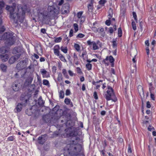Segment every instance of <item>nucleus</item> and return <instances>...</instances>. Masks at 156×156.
<instances>
[{
	"mask_svg": "<svg viewBox=\"0 0 156 156\" xmlns=\"http://www.w3.org/2000/svg\"><path fill=\"white\" fill-rule=\"evenodd\" d=\"M16 4L13 3L11 6L7 5L6 9L9 12V17L14 23H16L18 22L22 23L24 18L25 10L23 9V8L20 5H18L17 10L16 9Z\"/></svg>",
	"mask_w": 156,
	"mask_h": 156,
	"instance_id": "1",
	"label": "nucleus"
},
{
	"mask_svg": "<svg viewBox=\"0 0 156 156\" xmlns=\"http://www.w3.org/2000/svg\"><path fill=\"white\" fill-rule=\"evenodd\" d=\"M59 12V10L53 6H48L47 9L42 8L37 11L36 17L42 21L54 18Z\"/></svg>",
	"mask_w": 156,
	"mask_h": 156,
	"instance_id": "2",
	"label": "nucleus"
},
{
	"mask_svg": "<svg viewBox=\"0 0 156 156\" xmlns=\"http://www.w3.org/2000/svg\"><path fill=\"white\" fill-rule=\"evenodd\" d=\"M74 141H73V143L68 144L66 146V149L68 151L70 154L74 155H78L81 151V146L78 144H74Z\"/></svg>",
	"mask_w": 156,
	"mask_h": 156,
	"instance_id": "3",
	"label": "nucleus"
},
{
	"mask_svg": "<svg viewBox=\"0 0 156 156\" xmlns=\"http://www.w3.org/2000/svg\"><path fill=\"white\" fill-rule=\"evenodd\" d=\"M13 34L12 31L5 32L1 37H0V40H5V43L6 45H12L15 42V37L13 36Z\"/></svg>",
	"mask_w": 156,
	"mask_h": 156,
	"instance_id": "4",
	"label": "nucleus"
},
{
	"mask_svg": "<svg viewBox=\"0 0 156 156\" xmlns=\"http://www.w3.org/2000/svg\"><path fill=\"white\" fill-rule=\"evenodd\" d=\"M108 90L105 94L106 99L107 101L112 100L114 102H116L117 99L113 92V90L109 85L107 86Z\"/></svg>",
	"mask_w": 156,
	"mask_h": 156,
	"instance_id": "5",
	"label": "nucleus"
},
{
	"mask_svg": "<svg viewBox=\"0 0 156 156\" xmlns=\"http://www.w3.org/2000/svg\"><path fill=\"white\" fill-rule=\"evenodd\" d=\"M27 64V63L25 60L21 61L17 64L16 69L19 71L23 70V71L24 73L21 75V76H23L26 73Z\"/></svg>",
	"mask_w": 156,
	"mask_h": 156,
	"instance_id": "6",
	"label": "nucleus"
},
{
	"mask_svg": "<svg viewBox=\"0 0 156 156\" xmlns=\"http://www.w3.org/2000/svg\"><path fill=\"white\" fill-rule=\"evenodd\" d=\"M87 43L90 47H92L93 50H95L99 49L98 45L100 44V42L99 41H97V42L91 41L90 40H89L87 41Z\"/></svg>",
	"mask_w": 156,
	"mask_h": 156,
	"instance_id": "7",
	"label": "nucleus"
},
{
	"mask_svg": "<svg viewBox=\"0 0 156 156\" xmlns=\"http://www.w3.org/2000/svg\"><path fill=\"white\" fill-rule=\"evenodd\" d=\"M69 5L68 3H65L62 6L61 12L62 14H65L68 13L69 12Z\"/></svg>",
	"mask_w": 156,
	"mask_h": 156,
	"instance_id": "8",
	"label": "nucleus"
},
{
	"mask_svg": "<svg viewBox=\"0 0 156 156\" xmlns=\"http://www.w3.org/2000/svg\"><path fill=\"white\" fill-rule=\"evenodd\" d=\"M21 54H17L16 55L12 56L9 59V62L10 64L14 63L20 56Z\"/></svg>",
	"mask_w": 156,
	"mask_h": 156,
	"instance_id": "9",
	"label": "nucleus"
},
{
	"mask_svg": "<svg viewBox=\"0 0 156 156\" xmlns=\"http://www.w3.org/2000/svg\"><path fill=\"white\" fill-rule=\"evenodd\" d=\"M108 60H109V62L111 63V66L112 67H114L115 59L113 57L112 55L110 56H107L106 58L104 60L103 62L105 63L106 64V62Z\"/></svg>",
	"mask_w": 156,
	"mask_h": 156,
	"instance_id": "10",
	"label": "nucleus"
},
{
	"mask_svg": "<svg viewBox=\"0 0 156 156\" xmlns=\"http://www.w3.org/2000/svg\"><path fill=\"white\" fill-rule=\"evenodd\" d=\"M24 52V51L22 48L20 47H16L14 48L12 50V53L14 54H17V53L21 54L23 53Z\"/></svg>",
	"mask_w": 156,
	"mask_h": 156,
	"instance_id": "11",
	"label": "nucleus"
},
{
	"mask_svg": "<svg viewBox=\"0 0 156 156\" xmlns=\"http://www.w3.org/2000/svg\"><path fill=\"white\" fill-rule=\"evenodd\" d=\"M40 72L42 75L43 78H48L50 77L49 72H47L44 69H40Z\"/></svg>",
	"mask_w": 156,
	"mask_h": 156,
	"instance_id": "12",
	"label": "nucleus"
},
{
	"mask_svg": "<svg viewBox=\"0 0 156 156\" xmlns=\"http://www.w3.org/2000/svg\"><path fill=\"white\" fill-rule=\"evenodd\" d=\"M60 47L58 45H55L54 48V53L55 55L58 56L61 54L59 51Z\"/></svg>",
	"mask_w": 156,
	"mask_h": 156,
	"instance_id": "13",
	"label": "nucleus"
},
{
	"mask_svg": "<svg viewBox=\"0 0 156 156\" xmlns=\"http://www.w3.org/2000/svg\"><path fill=\"white\" fill-rule=\"evenodd\" d=\"M65 131L67 137L73 136L74 135V133L72 131V129L70 128H67L65 129Z\"/></svg>",
	"mask_w": 156,
	"mask_h": 156,
	"instance_id": "14",
	"label": "nucleus"
},
{
	"mask_svg": "<svg viewBox=\"0 0 156 156\" xmlns=\"http://www.w3.org/2000/svg\"><path fill=\"white\" fill-rule=\"evenodd\" d=\"M9 58V56L7 54L3 55L2 54L0 55V58L3 62H6Z\"/></svg>",
	"mask_w": 156,
	"mask_h": 156,
	"instance_id": "15",
	"label": "nucleus"
},
{
	"mask_svg": "<svg viewBox=\"0 0 156 156\" xmlns=\"http://www.w3.org/2000/svg\"><path fill=\"white\" fill-rule=\"evenodd\" d=\"M33 80V79L31 77H28L26 80L24 85L25 86H27L30 84Z\"/></svg>",
	"mask_w": 156,
	"mask_h": 156,
	"instance_id": "16",
	"label": "nucleus"
},
{
	"mask_svg": "<svg viewBox=\"0 0 156 156\" xmlns=\"http://www.w3.org/2000/svg\"><path fill=\"white\" fill-rule=\"evenodd\" d=\"M23 105L21 103H18L16 109H15V112H19L21 111Z\"/></svg>",
	"mask_w": 156,
	"mask_h": 156,
	"instance_id": "17",
	"label": "nucleus"
},
{
	"mask_svg": "<svg viewBox=\"0 0 156 156\" xmlns=\"http://www.w3.org/2000/svg\"><path fill=\"white\" fill-rule=\"evenodd\" d=\"M102 82L103 80H100L96 82L94 81L92 82V83L93 85L96 86V87L97 89H98L100 87L101 85L100 84H98L100 82Z\"/></svg>",
	"mask_w": 156,
	"mask_h": 156,
	"instance_id": "18",
	"label": "nucleus"
},
{
	"mask_svg": "<svg viewBox=\"0 0 156 156\" xmlns=\"http://www.w3.org/2000/svg\"><path fill=\"white\" fill-rule=\"evenodd\" d=\"M7 66L5 64L2 63L0 64V69L3 72H5L6 71Z\"/></svg>",
	"mask_w": 156,
	"mask_h": 156,
	"instance_id": "19",
	"label": "nucleus"
},
{
	"mask_svg": "<svg viewBox=\"0 0 156 156\" xmlns=\"http://www.w3.org/2000/svg\"><path fill=\"white\" fill-rule=\"evenodd\" d=\"M64 102L67 105H70L72 107L73 106V103L70 99L66 98L64 100Z\"/></svg>",
	"mask_w": 156,
	"mask_h": 156,
	"instance_id": "20",
	"label": "nucleus"
},
{
	"mask_svg": "<svg viewBox=\"0 0 156 156\" xmlns=\"http://www.w3.org/2000/svg\"><path fill=\"white\" fill-rule=\"evenodd\" d=\"M73 57L74 59V61L75 64L76 65L78 64V58L77 55L76 53H73Z\"/></svg>",
	"mask_w": 156,
	"mask_h": 156,
	"instance_id": "21",
	"label": "nucleus"
},
{
	"mask_svg": "<svg viewBox=\"0 0 156 156\" xmlns=\"http://www.w3.org/2000/svg\"><path fill=\"white\" fill-rule=\"evenodd\" d=\"M5 3L3 1H0V14L3 12L2 8L4 7Z\"/></svg>",
	"mask_w": 156,
	"mask_h": 156,
	"instance_id": "22",
	"label": "nucleus"
},
{
	"mask_svg": "<svg viewBox=\"0 0 156 156\" xmlns=\"http://www.w3.org/2000/svg\"><path fill=\"white\" fill-rule=\"evenodd\" d=\"M38 140L39 143L41 144H43L45 141V140L43 138L42 136H39L38 138Z\"/></svg>",
	"mask_w": 156,
	"mask_h": 156,
	"instance_id": "23",
	"label": "nucleus"
},
{
	"mask_svg": "<svg viewBox=\"0 0 156 156\" xmlns=\"http://www.w3.org/2000/svg\"><path fill=\"white\" fill-rule=\"evenodd\" d=\"M62 73L64 75V77L67 79L69 78V76L68 75L67 71L65 69H62Z\"/></svg>",
	"mask_w": 156,
	"mask_h": 156,
	"instance_id": "24",
	"label": "nucleus"
},
{
	"mask_svg": "<svg viewBox=\"0 0 156 156\" xmlns=\"http://www.w3.org/2000/svg\"><path fill=\"white\" fill-rule=\"evenodd\" d=\"M7 51L6 47H3L0 48V52L2 54H4Z\"/></svg>",
	"mask_w": 156,
	"mask_h": 156,
	"instance_id": "25",
	"label": "nucleus"
},
{
	"mask_svg": "<svg viewBox=\"0 0 156 156\" xmlns=\"http://www.w3.org/2000/svg\"><path fill=\"white\" fill-rule=\"evenodd\" d=\"M61 51L65 54L67 53L68 49L67 47L62 46L60 48Z\"/></svg>",
	"mask_w": 156,
	"mask_h": 156,
	"instance_id": "26",
	"label": "nucleus"
},
{
	"mask_svg": "<svg viewBox=\"0 0 156 156\" xmlns=\"http://www.w3.org/2000/svg\"><path fill=\"white\" fill-rule=\"evenodd\" d=\"M12 88L14 91H16L19 90V87L17 84H13L12 86Z\"/></svg>",
	"mask_w": 156,
	"mask_h": 156,
	"instance_id": "27",
	"label": "nucleus"
},
{
	"mask_svg": "<svg viewBox=\"0 0 156 156\" xmlns=\"http://www.w3.org/2000/svg\"><path fill=\"white\" fill-rule=\"evenodd\" d=\"M88 11L90 12H91L93 9V4L92 3L89 4L88 5Z\"/></svg>",
	"mask_w": 156,
	"mask_h": 156,
	"instance_id": "28",
	"label": "nucleus"
},
{
	"mask_svg": "<svg viewBox=\"0 0 156 156\" xmlns=\"http://www.w3.org/2000/svg\"><path fill=\"white\" fill-rule=\"evenodd\" d=\"M113 14V9L111 8H110L108 11V18L109 19L112 17Z\"/></svg>",
	"mask_w": 156,
	"mask_h": 156,
	"instance_id": "29",
	"label": "nucleus"
},
{
	"mask_svg": "<svg viewBox=\"0 0 156 156\" xmlns=\"http://www.w3.org/2000/svg\"><path fill=\"white\" fill-rule=\"evenodd\" d=\"M58 56L59 57V58L61 61L65 62H66V60L62 54H60L59 55V56Z\"/></svg>",
	"mask_w": 156,
	"mask_h": 156,
	"instance_id": "30",
	"label": "nucleus"
},
{
	"mask_svg": "<svg viewBox=\"0 0 156 156\" xmlns=\"http://www.w3.org/2000/svg\"><path fill=\"white\" fill-rule=\"evenodd\" d=\"M44 103V101L42 99V98L40 97L38 100V104L40 105H42Z\"/></svg>",
	"mask_w": 156,
	"mask_h": 156,
	"instance_id": "31",
	"label": "nucleus"
},
{
	"mask_svg": "<svg viewBox=\"0 0 156 156\" xmlns=\"http://www.w3.org/2000/svg\"><path fill=\"white\" fill-rule=\"evenodd\" d=\"M74 48L78 51H79L80 50V47L79 44H75L74 45Z\"/></svg>",
	"mask_w": 156,
	"mask_h": 156,
	"instance_id": "32",
	"label": "nucleus"
},
{
	"mask_svg": "<svg viewBox=\"0 0 156 156\" xmlns=\"http://www.w3.org/2000/svg\"><path fill=\"white\" fill-rule=\"evenodd\" d=\"M86 67L88 70H90L91 69L92 65L91 64L88 63L86 64Z\"/></svg>",
	"mask_w": 156,
	"mask_h": 156,
	"instance_id": "33",
	"label": "nucleus"
},
{
	"mask_svg": "<svg viewBox=\"0 0 156 156\" xmlns=\"http://www.w3.org/2000/svg\"><path fill=\"white\" fill-rule=\"evenodd\" d=\"M59 95L60 98H63L64 97V92L62 90L60 91L59 92Z\"/></svg>",
	"mask_w": 156,
	"mask_h": 156,
	"instance_id": "34",
	"label": "nucleus"
},
{
	"mask_svg": "<svg viewBox=\"0 0 156 156\" xmlns=\"http://www.w3.org/2000/svg\"><path fill=\"white\" fill-rule=\"evenodd\" d=\"M122 30L121 28L119 27L118 29V35L119 37H121L122 36Z\"/></svg>",
	"mask_w": 156,
	"mask_h": 156,
	"instance_id": "35",
	"label": "nucleus"
},
{
	"mask_svg": "<svg viewBox=\"0 0 156 156\" xmlns=\"http://www.w3.org/2000/svg\"><path fill=\"white\" fill-rule=\"evenodd\" d=\"M43 84L46 86H49V82L48 80H44L43 81Z\"/></svg>",
	"mask_w": 156,
	"mask_h": 156,
	"instance_id": "36",
	"label": "nucleus"
},
{
	"mask_svg": "<svg viewBox=\"0 0 156 156\" xmlns=\"http://www.w3.org/2000/svg\"><path fill=\"white\" fill-rule=\"evenodd\" d=\"M74 29L76 32L78 31V26L77 23H74L73 25Z\"/></svg>",
	"mask_w": 156,
	"mask_h": 156,
	"instance_id": "37",
	"label": "nucleus"
},
{
	"mask_svg": "<svg viewBox=\"0 0 156 156\" xmlns=\"http://www.w3.org/2000/svg\"><path fill=\"white\" fill-rule=\"evenodd\" d=\"M82 56L83 58L84 59H85V58H87V52L86 51H83V52L82 54Z\"/></svg>",
	"mask_w": 156,
	"mask_h": 156,
	"instance_id": "38",
	"label": "nucleus"
},
{
	"mask_svg": "<svg viewBox=\"0 0 156 156\" xmlns=\"http://www.w3.org/2000/svg\"><path fill=\"white\" fill-rule=\"evenodd\" d=\"M132 26L133 29L134 30H136V23L134 21H133L132 23Z\"/></svg>",
	"mask_w": 156,
	"mask_h": 156,
	"instance_id": "39",
	"label": "nucleus"
},
{
	"mask_svg": "<svg viewBox=\"0 0 156 156\" xmlns=\"http://www.w3.org/2000/svg\"><path fill=\"white\" fill-rule=\"evenodd\" d=\"M83 13V12L82 11H80L78 12L77 14V17L80 19L81 17H82V15Z\"/></svg>",
	"mask_w": 156,
	"mask_h": 156,
	"instance_id": "40",
	"label": "nucleus"
},
{
	"mask_svg": "<svg viewBox=\"0 0 156 156\" xmlns=\"http://www.w3.org/2000/svg\"><path fill=\"white\" fill-rule=\"evenodd\" d=\"M62 39V38L61 37H59L56 38L55 39V42H56V43L60 42L61 41Z\"/></svg>",
	"mask_w": 156,
	"mask_h": 156,
	"instance_id": "41",
	"label": "nucleus"
},
{
	"mask_svg": "<svg viewBox=\"0 0 156 156\" xmlns=\"http://www.w3.org/2000/svg\"><path fill=\"white\" fill-rule=\"evenodd\" d=\"M62 75L61 73H59L58 75L57 79L59 81H60L62 80Z\"/></svg>",
	"mask_w": 156,
	"mask_h": 156,
	"instance_id": "42",
	"label": "nucleus"
},
{
	"mask_svg": "<svg viewBox=\"0 0 156 156\" xmlns=\"http://www.w3.org/2000/svg\"><path fill=\"white\" fill-rule=\"evenodd\" d=\"M14 139V137L13 136H11L8 138L7 140L8 141H13Z\"/></svg>",
	"mask_w": 156,
	"mask_h": 156,
	"instance_id": "43",
	"label": "nucleus"
},
{
	"mask_svg": "<svg viewBox=\"0 0 156 156\" xmlns=\"http://www.w3.org/2000/svg\"><path fill=\"white\" fill-rule=\"evenodd\" d=\"M133 17L134 18V20L137 22V16H136V13L135 12H133Z\"/></svg>",
	"mask_w": 156,
	"mask_h": 156,
	"instance_id": "44",
	"label": "nucleus"
},
{
	"mask_svg": "<svg viewBox=\"0 0 156 156\" xmlns=\"http://www.w3.org/2000/svg\"><path fill=\"white\" fill-rule=\"evenodd\" d=\"M104 30V29L102 28H99L96 29V32L99 33L103 32Z\"/></svg>",
	"mask_w": 156,
	"mask_h": 156,
	"instance_id": "45",
	"label": "nucleus"
},
{
	"mask_svg": "<svg viewBox=\"0 0 156 156\" xmlns=\"http://www.w3.org/2000/svg\"><path fill=\"white\" fill-rule=\"evenodd\" d=\"M106 0H100L99 2V3L100 4L104 6L105 3H106Z\"/></svg>",
	"mask_w": 156,
	"mask_h": 156,
	"instance_id": "46",
	"label": "nucleus"
},
{
	"mask_svg": "<svg viewBox=\"0 0 156 156\" xmlns=\"http://www.w3.org/2000/svg\"><path fill=\"white\" fill-rule=\"evenodd\" d=\"M85 36V35L82 34H79L77 35L76 38H82L83 37Z\"/></svg>",
	"mask_w": 156,
	"mask_h": 156,
	"instance_id": "47",
	"label": "nucleus"
},
{
	"mask_svg": "<svg viewBox=\"0 0 156 156\" xmlns=\"http://www.w3.org/2000/svg\"><path fill=\"white\" fill-rule=\"evenodd\" d=\"M112 46L114 48H116L117 46V43L116 41L114 40L112 41Z\"/></svg>",
	"mask_w": 156,
	"mask_h": 156,
	"instance_id": "48",
	"label": "nucleus"
},
{
	"mask_svg": "<svg viewBox=\"0 0 156 156\" xmlns=\"http://www.w3.org/2000/svg\"><path fill=\"white\" fill-rule=\"evenodd\" d=\"M5 30V27L3 26L2 27L0 28V34H2L3 32Z\"/></svg>",
	"mask_w": 156,
	"mask_h": 156,
	"instance_id": "49",
	"label": "nucleus"
},
{
	"mask_svg": "<svg viewBox=\"0 0 156 156\" xmlns=\"http://www.w3.org/2000/svg\"><path fill=\"white\" fill-rule=\"evenodd\" d=\"M80 19V22L81 23H83L85 20V17L83 16H82V17H81Z\"/></svg>",
	"mask_w": 156,
	"mask_h": 156,
	"instance_id": "50",
	"label": "nucleus"
},
{
	"mask_svg": "<svg viewBox=\"0 0 156 156\" xmlns=\"http://www.w3.org/2000/svg\"><path fill=\"white\" fill-rule=\"evenodd\" d=\"M114 31L112 27H110L109 28L108 31L111 34L113 33Z\"/></svg>",
	"mask_w": 156,
	"mask_h": 156,
	"instance_id": "51",
	"label": "nucleus"
},
{
	"mask_svg": "<svg viewBox=\"0 0 156 156\" xmlns=\"http://www.w3.org/2000/svg\"><path fill=\"white\" fill-rule=\"evenodd\" d=\"M70 91L69 89H67L66 90V96L69 95L70 94Z\"/></svg>",
	"mask_w": 156,
	"mask_h": 156,
	"instance_id": "52",
	"label": "nucleus"
},
{
	"mask_svg": "<svg viewBox=\"0 0 156 156\" xmlns=\"http://www.w3.org/2000/svg\"><path fill=\"white\" fill-rule=\"evenodd\" d=\"M93 96L94 97V98L95 99H98V97L97 94V93L96 92H94Z\"/></svg>",
	"mask_w": 156,
	"mask_h": 156,
	"instance_id": "53",
	"label": "nucleus"
},
{
	"mask_svg": "<svg viewBox=\"0 0 156 156\" xmlns=\"http://www.w3.org/2000/svg\"><path fill=\"white\" fill-rule=\"evenodd\" d=\"M105 24L108 26H110L111 24L110 21L109 20H107L105 22Z\"/></svg>",
	"mask_w": 156,
	"mask_h": 156,
	"instance_id": "54",
	"label": "nucleus"
},
{
	"mask_svg": "<svg viewBox=\"0 0 156 156\" xmlns=\"http://www.w3.org/2000/svg\"><path fill=\"white\" fill-rule=\"evenodd\" d=\"M150 93H151V98L153 100H154L155 99V97L154 96V95L152 94L151 93V91H150Z\"/></svg>",
	"mask_w": 156,
	"mask_h": 156,
	"instance_id": "55",
	"label": "nucleus"
},
{
	"mask_svg": "<svg viewBox=\"0 0 156 156\" xmlns=\"http://www.w3.org/2000/svg\"><path fill=\"white\" fill-rule=\"evenodd\" d=\"M128 153H132V150L131 149V148L130 145H129L128 146Z\"/></svg>",
	"mask_w": 156,
	"mask_h": 156,
	"instance_id": "56",
	"label": "nucleus"
},
{
	"mask_svg": "<svg viewBox=\"0 0 156 156\" xmlns=\"http://www.w3.org/2000/svg\"><path fill=\"white\" fill-rule=\"evenodd\" d=\"M73 30L71 29L70 30L69 36L70 37H71L73 36Z\"/></svg>",
	"mask_w": 156,
	"mask_h": 156,
	"instance_id": "57",
	"label": "nucleus"
},
{
	"mask_svg": "<svg viewBox=\"0 0 156 156\" xmlns=\"http://www.w3.org/2000/svg\"><path fill=\"white\" fill-rule=\"evenodd\" d=\"M146 107L148 108H151V105L150 102L149 101H147V102Z\"/></svg>",
	"mask_w": 156,
	"mask_h": 156,
	"instance_id": "58",
	"label": "nucleus"
},
{
	"mask_svg": "<svg viewBox=\"0 0 156 156\" xmlns=\"http://www.w3.org/2000/svg\"><path fill=\"white\" fill-rule=\"evenodd\" d=\"M76 69L77 73L80 74L82 73V71L81 70V69L79 67H77Z\"/></svg>",
	"mask_w": 156,
	"mask_h": 156,
	"instance_id": "59",
	"label": "nucleus"
},
{
	"mask_svg": "<svg viewBox=\"0 0 156 156\" xmlns=\"http://www.w3.org/2000/svg\"><path fill=\"white\" fill-rule=\"evenodd\" d=\"M68 73L71 76H73L74 75V73H73V72L70 70H69L68 71Z\"/></svg>",
	"mask_w": 156,
	"mask_h": 156,
	"instance_id": "60",
	"label": "nucleus"
},
{
	"mask_svg": "<svg viewBox=\"0 0 156 156\" xmlns=\"http://www.w3.org/2000/svg\"><path fill=\"white\" fill-rule=\"evenodd\" d=\"M145 45L147 46V47H149V43L148 40H147L146 41H145Z\"/></svg>",
	"mask_w": 156,
	"mask_h": 156,
	"instance_id": "61",
	"label": "nucleus"
},
{
	"mask_svg": "<svg viewBox=\"0 0 156 156\" xmlns=\"http://www.w3.org/2000/svg\"><path fill=\"white\" fill-rule=\"evenodd\" d=\"M146 50L147 54L148 55L149 54V47H147L146 48Z\"/></svg>",
	"mask_w": 156,
	"mask_h": 156,
	"instance_id": "62",
	"label": "nucleus"
},
{
	"mask_svg": "<svg viewBox=\"0 0 156 156\" xmlns=\"http://www.w3.org/2000/svg\"><path fill=\"white\" fill-rule=\"evenodd\" d=\"M64 2V0H61L59 1L58 3V5H61Z\"/></svg>",
	"mask_w": 156,
	"mask_h": 156,
	"instance_id": "63",
	"label": "nucleus"
},
{
	"mask_svg": "<svg viewBox=\"0 0 156 156\" xmlns=\"http://www.w3.org/2000/svg\"><path fill=\"white\" fill-rule=\"evenodd\" d=\"M149 90L150 91H151L153 90V87H152V84L151 83L149 84Z\"/></svg>",
	"mask_w": 156,
	"mask_h": 156,
	"instance_id": "64",
	"label": "nucleus"
}]
</instances>
